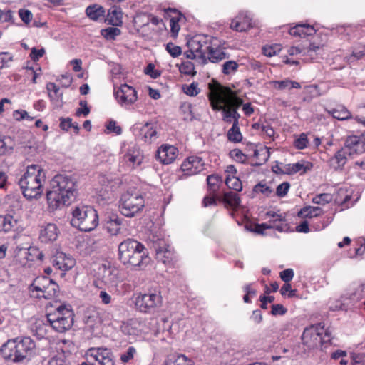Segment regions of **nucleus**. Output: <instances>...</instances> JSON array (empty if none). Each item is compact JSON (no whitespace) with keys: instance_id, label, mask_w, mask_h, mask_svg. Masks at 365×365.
Returning a JSON list of instances; mask_svg holds the SVG:
<instances>
[{"instance_id":"nucleus-1","label":"nucleus","mask_w":365,"mask_h":365,"mask_svg":"<svg viewBox=\"0 0 365 365\" xmlns=\"http://www.w3.org/2000/svg\"><path fill=\"white\" fill-rule=\"evenodd\" d=\"M209 100L212 109L222 110V119L226 123L238 124L240 114L237 110L242 105L243 101L230 88L220 84H209Z\"/></svg>"},{"instance_id":"nucleus-2","label":"nucleus","mask_w":365,"mask_h":365,"mask_svg":"<svg viewBox=\"0 0 365 365\" xmlns=\"http://www.w3.org/2000/svg\"><path fill=\"white\" fill-rule=\"evenodd\" d=\"M51 190L46 193L50 211L69 205L77 195L76 180L71 175L58 174L51 181Z\"/></svg>"},{"instance_id":"nucleus-3","label":"nucleus","mask_w":365,"mask_h":365,"mask_svg":"<svg viewBox=\"0 0 365 365\" xmlns=\"http://www.w3.org/2000/svg\"><path fill=\"white\" fill-rule=\"evenodd\" d=\"M118 258L126 267L135 270L144 269L150 262L145 246L131 238H128L119 244Z\"/></svg>"},{"instance_id":"nucleus-4","label":"nucleus","mask_w":365,"mask_h":365,"mask_svg":"<svg viewBox=\"0 0 365 365\" xmlns=\"http://www.w3.org/2000/svg\"><path fill=\"white\" fill-rule=\"evenodd\" d=\"M46 172L39 165H28L26 172L18 180L23 195L28 200L39 197L43 191Z\"/></svg>"},{"instance_id":"nucleus-5","label":"nucleus","mask_w":365,"mask_h":365,"mask_svg":"<svg viewBox=\"0 0 365 365\" xmlns=\"http://www.w3.org/2000/svg\"><path fill=\"white\" fill-rule=\"evenodd\" d=\"M71 225L83 232L93 230L98 225L97 211L89 206H77L72 212Z\"/></svg>"},{"instance_id":"nucleus-6","label":"nucleus","mask_w":365,"mask_h":365,"mask_svg":"<svg viewBox=\"0 0 365 365\" xmlns=\"http://www.w3.org/2000/svg\"><path fill=\"white\" fill-rule=\"evenodd\" d=\"M74 314L70 305L61 304L52 312L46 314L48 322L57 332L63 333L70 329L73 324Z\"/></svg>"},{"instance_id":"nucleus-7","label":"nucleus","mask_w":365,"mask_h":365,"mask_svg":"<svg viewBox=\"0 0 365 365\" xmlns=\"http://www.w3.org/2000/svg\"><path fill=\"white\" fill-rule=\"evenodd\" d=\"M144 206V197L139 191L128 190L120 197V212L125 217H134Z\"/></svg>"},{"instance_id":"nucleus-8","label":"nucleus","mask_w":365,"mask_h":365,"mask_svg":"<svg viewBox=\"0 0 365 365\" xmlns=\"http://www.w3.org/2000/svg\"><path fill=\"white\" fill-rule=\"evenodd\" d=\"M323 334L324 326L321 324L312 325L304 330L302 335V344L309 350L322 349L323 344L326 343Z\"/></svg>"},{"instance_id":"nucleus-9","label":"nucleus","mask_w":365,"mask_h":365,"mask_svg":"<svg viewBox=\"0 0 365 365\" xmlns=\"http://www.w3.org/2000/svg\"><path fill=\"white\" fill-rule=\"evenodd\" d=\"M161 304L162 297L160 292H156L140 294L135 302L136 309L143 313H153Z\"/></svg>"},{"instance_id":"nucleus-10","label":"nucleus","mask_w":365,"mask_h":365,"mask_svg":"<svg viewBox=\"0 0 365 365\" xmlns=\"http://www.w3.org/2000/svg\"><path fill=\"white\" fill-rule=\"evenodd\" d=\"M355 120L365 128V117L355 118ZM344 149L349 155L365 153V130L360 135H351L346 137L344 141Z\"/></svg>"},{"instance_id":"nucleus-11","label":"nucleus","mask_w":365,"mask_h":365,"mask_svg":"<svg viewBox=\"0 0 365 365\" xmlns=\"http://www.w3.org/2000/svg\"><path fill=\"white\" fill-rule=\"evenodd\" d=\"M188 46L192 48L193 51L197 53L198 58L202 60V63H206L207 58L206 54H210V50L212 49V46L207 42L206 36H197L188 42Z\"/></svg>"},{"instance_id":"nucleus-12","label":"nucleus","mask_w":365,"mask_h":365,"mask_svg":"<svg viewBox=\"0 0 365 365\" xmlns=\"http://www.w3.org/2000/svg\"><path fill=\"white\" fill-rule=\"evenodd\" d=\"M51 262L56 269L63 272L72 269L76 264L75 259L70 255L60 251H57L51 257ZM63 274L64 273L61 274V275Z\"/></svg>"},{"instance_id":"nucleus-13","label":"nucleus","mask_w":365,"mask_h":365,"mask_svg":"<svg viewBox=\"0 0 365 365\" xmlns=\"http://www.w3.org/2000/svg\"><path fill=\"white\" fill-rule=\"evenodd\" d=\"M87 355L93 358L97 362V365H114L113 354L107 348H91L88 350Z\"/></svg>"},{"instance_id":"nucleus-14","label":"nucleus","mask_w":365,"mask_h":365,"mask_svg":"<svg viewBox=\"0 0 365 365\" xmlns=\"http://www.w3.org/2000/svg\"><path fill=\"white\" fill-rule=\"evenodd\" d=\"M115 98L118 102L123 105H131L134 103L138 98L137 91L127 84L121 85L118 91L115 92Z\"/></svg>"},{"instance_id":"nucleus-15","label":"nucleus","mask_w":365,"mask_h":365,"mask_svg":"<svg viewBox=\"0 0 365 365\" xmlns=\"http://www.w3.org/2000/svg\"><path fill=\"white\" fill-rule=\"evenodd\" d=\"M16 351L17 355L14 359L16 361H21L31 354L33 349L35 348V343L30 337H24L20 340L15 339Z\"/></svg>"},{"instance_id":"nucleus-16","label":"nucleus","mask_w":365,"mask_h":365,"mask_svg":"<svg viewBox=\"0 0 365 365\" xmlns=\"http://www.w3.org/2000/svg\"><path fill=\"white\" fill-rule=\"evenodd\" d=\"M205 163L202 158L197 156L188 157L181 165V169L185 175H192L199 173L204 169Z\"/></svg>"},{"instance_id":"nucleus-17","label":"nucleus","mask_w":365,"mask_h":365,"mask_svg":"<svg viewBox=\"0 0 365 365\" xmlns=\"http://www.w3.org/2000/svg\"><path fill=\"white\" fill-rule=\"evenodd\" d=\"M178 149L173 145H163L156 153V158L163 164H170L177 158Z\"/></svg>"},{"instance_id":"nucleus-18","label":"nucleus","mask_w":365,"mask_h":365,"mask_svg":"<svg viewBox=\"0 0 365 365\" xmlns=\"http://www.w3.org/2000/svg\"><path fill=\"white\" fill-rule=\"evenodd\" d=\"M154 249L155 250L157 259L162 262L163 264L170 263L174 258L173 249L163 241L155 244Z\"/></svg>"},{"instance_id":"nucleus-19","label":"nucleus","mask_w":365,"mask_h":365,"mask_svg":"<svg viewBox=\"0 0 365 365\" xmlns=\"http://www.w3.org/2000/svg\"><path fill=\"white\" fill-rule=\"evenodd\" d=\"M59 235V230L54 223H46L41 226L39 239L42 242L48 243L56 240Z\"/></svg>"},{"instance_id":"nucleus-20","label":"nucleus","mask_w":365,"mask_h":365,"mask_svg":"<svg viewBox=\"0 0 365 365\" xmlns=\"http://www.w3.org/2000/svg\"><path fill=\"white\" fill-rule=\"evenodd\" d=\"M145 323L142 319L132 318L123 323L121 329L125 334L138 336L145 331Z\"/></svg>"},{"instance_id":"nucleus-21","label":"nucleus","mask_w":365,"mask_h":365,"mask_svg":"<svg viewBox=\"0 0 365 365\" xmlns=\"http://www.w3.org/2000/svg\"><path fill=\"white\" fill-rule=\"evenodd\" d=\"M124 161L132 168L139 166L143 160L142 151L135 145L130 147L123 156Z\"/></svg>"},{"instance_id":"nucleus-22","label":"nucleus","mask_w":365,"mask_h":365,"mask_svg":"<svg viewBox=\"0 0 365 365\" xmlns=\"http://www.w3.org/2000/svg\"><path fill=\"white\" fill-rule=\"evenodd\" d=\"M123 219L116 214H112L106 217L105 229L111 235H117L120 232Z\"/></svg>"},{"instance_id":"nucleus-23","label":"nucleus","mask_w":365,"mask_h":365,"mask_svg":"<svg viewBox=\"0 0 365 365\" xmlns=\"http://www.w3.org/2000/svg\"><path fill=\"white\" fill-rule=\"evenodd\" d=\"M349 153L344 148L339 149L335 155L329 159V165L334 170H342L347 161Z\"/></svg>"},{"instance_id":"nucleus-24","label":"nucleus","mask_w":365,"mask_h":365,"mask_svg":"<svg viewBox=\"0 0 365 365\" xmlns=\"http://www.w3.org/2000/svg\"><path fill=\"white\" fill-rule=\"evenodd\" d=\"M313 167V164L309 161H300L293 164L285 165V173L287 175H293L299 172L301 174L307 173Z\"/></svg>"},{"instance_id":"nucleus-25","label":"nucleus","mask_w":365,"mask_h":365,"mask_svg":"<svg viewBox=\"0 0 365 365\" xmlns=\"http://www.w3.org/2000/svg\"><path fill=\"white\" fill-rule=\"evenodd\" d=\"M269 157V151L266 146L260 145L254 150L252 155V166H259L267 162Z\"/></svg>"},{"instance_id":"nucleus-26","label":"nucleus","mask_w":365,"mask_h":365,"mask_svg":"<svg viewBox=\"0 0 365 365\" xmlns=\"http://www.w3.org/2000/svg\"><path fill=\"white\" fill-rule=\"evenodd\" d=\"M316 33L313 26L309 24H298L289 29V34L293 36L305 37Z\"/></svg>"},{"instance_id":"nucleus-27","label":"nucleus","mask_w":365,"mask_h":365,"mask_svg":"<svg viewBox=\"0 0 365 365\" xmlns=\"http://www.w3.org/2000/svg\"><path fill=\"white\" fill-rule=\"evenodd\" d=\"M250 27L251 19L247 16H242L241 14L232 19L230 24V28L237 31H246Z\"/></svg>"},{"instance_id":"nucleus-28","label":"nucleus","mask_w":365,"mask_h":365,"mask_svg":"<svg viewBox=\"0 0 365 365\" xmlns=\"http://www.w3.org/2000/svg\"><path fill=\"white\" fill-rule=\"evenodd\" d=\"M16 349L15 340H9L7 342L2 345L0 349V352L5 359L10 360L13 362H16L14 359L16 355H17Z\"/></svg>"},{"instance_id":"nucleus-29","label":"nucleus","mask_w":365,"mask_h":365,"mask_svg":"<svg viewBox=\"0 0 365 365\" xmlns=\"http://www.w3.org/2000/svg\"><path fill=\"white\" fill-rule=\"evenodd\" d=\"M156 135L157 131L151 123H146L140 129V136L145 143H150Z\"/></svg>"},{"instance_id":"nucleus-30","label":"nucleus","mask_w":365,"mask_h":365,"mask_svg":"<svg viewBox=\"0 0 365 365\" xmlns=\"http://www.w3.org/2000/svg\"><path fill=\"white\" fill-rule=\"evenodd\" d=\"M218 200L222 202L226 206L235 208L240 205V197L237 193L229 191L225 192Z\"/></svg>"},{"instance_id":"nucleus-31","label":"nucleus","mask_w":365,"mask_h":365,"mask_svg":"<svg viewBox=\"0 0 365 365\" xmlns=\"http://www.w3.org/2000/svg\"><path fill=\"white\" fill-rule=\"evenodd\" d=\"M164 365H195V363L184 354H177L168 356Z\"/></svg>"},{"instance_id":"nucleus-32","label":"nucleus","mask_w":365,"mask_h":365,"mask_svg":"<svg viewBox=\"0 0 365 365\" xmlns=\"http://www.w3.org/2000/svg\"><path fill=\"white\" fill-rule=\"evenodd\" d=\"M107 21L109 24L115 26L122 24V11L120 7L117 6H112L108 13Z\"/></svg>"},{"instance_id":"nucleus-33","label":"nucleus","mask_w":365,"mask_h":365,"mask_svg":"<svg viewBox=\"0 0 365 365\" xmlns=\"http://www.w3.org/2000/svg\"><path fill=\"white\" fill-rule=\"evenodd\" d=\"M19 252L23 255L27 261L34 262L36 259L42 260L43 254L36 247H30L28 249H20Z\"/></svg>"},{"instance_id":"nucleus-34","label":"nucleus","mask_w":365,"mask_h":365,"mask_svg":"<svg viewBox=\"0 0 365 365\" xmlns=\"http://www.w3.org/2000/svg\"><path fill=\"white\" fill-rule=\"evenodd\" d=\"M351 193L346 188H339L334 195V201L336 203L343 206L344 208H348L349 205L347 204L351 199Z\"/></svg>"},{"instance_id":"nucleus-35","label":"nucleus","mask_w":365,"mask_h":365,"mask_svg":"<svg viewBox=\"0 0 365 365\" xmlns=\"http://www.w3.org/2000/svg\"><path fill=\"white\" fill-rule=\"evenodd\" d=\"M207 183L209 192L214 195L222 185V179L217 174L210 175L207 177Z\"/></svg>"},{"instance_id":"nucleus-36","label":"nucleus","mask_w":365,"mask_h":365,"mask_svg":"<svg viewBox=\"0 0 365 365\" xmlns=\"http://www.w3.org/2000/svg\"><path fill=\"white\" fill-rule=\"evenodd\" d=\"M323 210L319 207L305 206L297 213L298 217L304 218H312L320 216Z\"/></svg>"},{"instance_id":"nucleus-37","label":"nucleus","mask_w":365,"mask_h":365,"mask_svg":"<svg viewBox=\"0 0 365 365\" xmlns=\"http://www.w3.org/2000/svg\"><path fill=\"white\" fill-rule=\"evenodd\" d=\"M51 279L48 277L41 276L36 277L31 285L32 291L43 292L46 287L51 283Z\"/></svg>"},{"instance_id":"nucleus-38","label":"nucleus","mask_w":365,"mask_h":365,"mask_svg":"<svg viewBox=\"0 0 365 365\" xmlns=\"http://www.w3.org/2000/svg\"><path fill=\"white\" fill-rule=\"evenodd\" d=\"M329 113L336 119L339 120H346L351 118V113L343 106H338L331 109Z\"/></svg>"},{"instance_id":"nucleus-39","label":"nucleus","mask_w":365,"mask_h":365,"mask_svg":"<svg viewBox=\"0 0 365 365\" xmlns=\"http://www.w3.org/2000/svg\"><path fill=\"white\" fill-rule=\"evenodd\" d=\"M274 88L278 90L300 88L301 86L298 82L292 81L289 78L282 81H274L272 82Z\"/></svg>"},{"instance_id":"nucleus-40","label":"nucleus","mask_w":365,"mask_h":365,"mask_svg":"<svg viewBox=\"0 0 365 365\" xmlns=\"http://www.w3.org/2000/svg\"><path fill=\"white\" fill-rule=\"evenodd\" d=\"M86 15L92 20L96 21L100 17L104 16L105 11L103 8L97 4L89 6L86 9Z\"/></svg>"},{"instance_id":"nucleus-41","label":"nucleus","mask_w":365,"mask_h":365,"mask_svg":"<svg viewBox=\"0 0 365 365\" xmlns=\"http://www.w3.org/2000/svg\"><path fill=\"white\" fill-rule=\"evenodd\" d=\"M16 223L17 221L10 215H0V230L9 232L16 225Z\"/></svg>"},{"instance_id":"nucleus-42","label":"nucleus","mask_w":365,"mask_h":365,"mask_svg":"<svg viewBox=\"0 0 365 365\" xmlns=\"http://www.w3.org/2000/svg\"><path fill=\"white\" fill-rule=\"evenodd\" d=\"M228 58L227 54L220 48H214L210 50V54L207 59L212 63H219L220 61Z\"/></svg>"},{"instance_id":"nucleus-43","label":"nucleus","mask_w":365,"mask_h":365,"mask_svg":"<svg viewBox=\"0 0 365 365\" xmlns=\"http://www.w3.org/2000/svg\"><path fill=\"white\" fill-rule=\"evenodd\" d=\"M225 184L229 189H232L235 191H241L242 188L241 180L233 175H228L227 176Z\"/></svg>"},{"instance_id":"nucleus-44","label":"nucleus","mask_w":365,"mask_h":365,"mask_svg":"<svg viewBox=\"0 0 365 365\" xmlns=\"http://www.w3.org/2000/svg\"><path fill=\"white\" fill-rule=\"evenodd\" d=\"M227 138L230 141L234 143L240 142L242 139V135L240 133L238 124L232 123V128L227 132Z\"/></svg>"},{"instance_id":"nucleus-45","label":"nucleus","mask_w":365,"mask_h":365,"mask_svg":"<svg viewBox=\"0 0 365 365\" xmlns=\"http://www.w3.org/2000/svg\"><path fill=\"white\" fill-rule=\"evenodd\" d=\"M58 285L52 279L51 283L46 287V290L43 292L42 297L46 299L56 297L58 295Z\"/></svg>"},{"instance_id":"nucleus-46","label":"nucleus","mask_w":365,"mask_h":365,"mask_svg":"<svg viewBox=\"0 0 365 365\" xmlns=\"http://www.w3.org/2000/svg\"><path fill=\"white\" fill-rule=\"evenodd\" d=\"M13 150V143L11 138L0 137V155L9 153Z\"/></svg>"},{"instance_id":"nucleus-47","label":"nucleus","mask_w":365,"mask_h":365,"mask_svg":"<svg viewBox=\"0 0 365 365\" xmlns=\"http://www.w3.org/2000/svg\"><path fill=\"white\" fill-rule=\"evenodd\" d=\"M84 322L90 327H95L97 324L100 323V320L98 317V313L93 311H88L84 314L83 318Z\"/></svg>"},{"instance_id":"nucleus-48","label":"nucleus","mask_w":365,"mask_h":365,"mask_svg":"<svg viewBox=\"0 0 365 365\" xmlns=\"http://www.w3.org/2000/svg\"><path fill=\"white\" fill-rule=\"evenodd\" d=\"M121 31L116 27H108L101 30V34L106 40H115L116 36L120 34Z\"/></svg>"},{"instance_id":"nucleus-49","label":"nucleus","mask_w":365,"mask_h":365,"mask_svg":"<svg viewBox=\"0 0 365 365\" xmlns=\"http://www.w3.org/2000/svg\"><path fill=\"white\" fill-rule=\"evenodd\" d=\"M304 93L305 95L304 100L308 98V101L320 96L319 89L317 85H309L304 87Z\"/></svg>"},{"instance_id":"nucleus-50","label":"nucleus","mask_w":365,"mask_h":365,"mask_svg":"<svg viewBox=\"0 0 365 365\" xmlns=\"http://www.w3.org/2000/svg\"><path fill=\"white\" fill-rule=\"evenodd\" d=\"M179 70L180 73L185 75L193 76L196 74V71H195V66L190 61L182 62L179 67Z\"/></svg>"},{"instance_id":"nucleus-51","label":"nucleus","mask_w":365,"mask_h":365,"mask_svg":"<svg viewBox=\"0 0 365 365\" xmlns=\"http://www.w3.org/2000/svg\"><path fill=\"white\" fill-rule=\"evenodd\" d=\"M252 192H260L266 197H269L273 192L272 189L266 183L260 182L252 188Z\"/></svg>"},{"instance_id":"nucleus-52","label":"nucleus","mask_w":365,"mask_h":365,"mask_svg":"<svg viewBox=\"0 0 365 365\" xmlns=\"http://www.w3.org/2000/svg\"><path fill=\"white\" fill-rule=\"evenodd\" d=\"M333 196L329 193H322L312 198V202L318 205H325L331 202Z\"/></svg>"},{"instance_id":"nucleus-53","label":"nucleus","mask_w":365,"mask_h":365,"mask_svg":"<svg viewBox=\"0 0 365 365\" xmlns=\"http://www.w3.org/2000/svg\"><path fill=\"white\" fill-rule=\"evenodd\" d=\"M281 45L279 44L266 46L262 48V53L264 56L271 57L279 53L281 51Z\"/></svg>"},{"instance_id":"nucleus-54","label":"nucleus","mask_w":365,"mask_h":365,"mask_svg":"<svg viewBox=\"0 0 365 365\" xmlns=\"http://www.w3.org/2000/svg\"><path fill=\"white\" fill-rule=\"evenodd\" d=\"M308 139L305 133L300 134L299 137L294 140V145L299 150L304 149L307 147Z\"/></svg>"},{"instance_id":"nucleus-55","label":"nucleus","mask_w":365,"mask_h":365,"mask_svg":"<svg viewBox=\"0 0 365 365\" xmlns=\"http://www.w3.org/2000/svg\"><path fill=\"white\" fill-rule=\"evenodd\" d=\"M230 155L236 161H238L242 163H245L248 157L245 155L240 150L234 149L230 152Z\"/></svg>"},{"instance_id":"nucleus-56","label":"nucleus","mask_w":365,"mask_h":365,"mask_svg":"<svg viewBox=\"0 0 365 365\" xmlns=\"http://www.w3.org/2000/svg\"><path fill=\"white\" fill-rule=\"evenodd\" d=\"M183 91L188 96H197L200 90L198 88V83L193 82L189 86H183Z\"/></svg>"},{"instance_id":"nucleus-57","label":"nucleus","mask_w":365,"mask_h":365,"mask_svg":"<svg viewBox=\"0 0 365 365\" xmlns=\"http://www.w3.org/2000/svg\"><path fill=\"white\" fill-rule=\"evenodd\" d=\"M166 51L170 53V55L176 58L179 56L182 53V49L180 46H175L173 43H168L166 45Z\"/></svg>"},{"instance_id":"nucleus-58","label":"nucleus","mask_w":365,"mask_h":365,"mask_svg":"<svg viewBox=\"0 0 365 365\" xmlns=\"http://www.w3.org/2000/svg\"><path fill=\"white\" fill-rule=\"evenodd\" d=\"M351 358L353 365H365V354L351 353Z\"/></svg>"},{"instance_id":"nucleus-59","label":"nucleus","mask_w":365,"mask_h":365,"mask_svg":"<svg viewBox=\"0 0 365 365\" xmlns=\"http://www.w3.org/2000/svg\"><path fill=\"white\" fill-rule=\"evenodd\" d=\"M13 61L12 56L8 52L0 53V68L8 67L9 63Z\"/></svg>"},{"instance_id":"nucleus-60","label":"nucleus","mask_w":365,"mask_h":365,"mask_svg":"<svg viewBox=\"0 0 365 365\" xmlns=\"http://www.w3.org/2000/svg\"><path fill=\"white\" fill-rule=\"evenodd\" d=\"M290 187V184L288 182H284L279 185L277 187L276 195L279 197H284Z\"/></svg>"},{"instance_id":"nucleus-61","label":"nucleus","mask_w":365,"mask_h":365,"mask_svg":"<svg viewBox=\"0 0 365 365\" xmlns=\"http://www.w3.org/2000/svg\"><path fill=\"white\" fill-rule=\"evenodd\" d=\"M19 15L21 19V21L26 24H29L33 14L31 11L25 9H21L19 10Z\"/></svg>"},{"instance_id":"nucleus-62","label":"nucleus","mask_w":365,"mask_h":365,"mask_svg":"<svg viewBox=\"0 0 365 365\" xmlns=\"http://www.w3.org/2000/svg\"><path fill=\"white\" fill-rule=\"evenodd\" d=\"M237 64L235 61H228L222 65V72L225 74H230L232 71L237 70Z\"/></svg>"},{"instance_id":"nucleus-63","label":"nucleus","mask_w":365,"mask_h":365,"mask_svg":"<svg viewBox=\"0 0 365 365\" xmlns=\"http://www.w3.org/2000/svg\"><path fill=\"white\" fill-rule=\"evenodd\" d=\"M271 308V314L273 316L284 315L287 312V309L281 304H272Z\"/></svg>"},{"instance_id":"nucleus-64","label":"nucleus","mask_w":365,"mask_h":365,"mask_svg":"<svg viewBox=\"0 0 365 365\" xmlns=\"http://www.w3.org/2000/svg\"><path fill=\"white\" fill-rule=\"evenodd\" d=\"M294 277V271L292 269H286L280 272V277L285 283L289 282Z\"/></svg>"}]
</instances>
